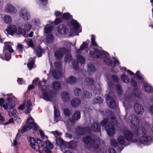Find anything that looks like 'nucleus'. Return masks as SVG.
<instances>
[{"instance_id":"obj_1","label":"nucleus","mask_w":153,"mask_h":153,"mask_svg":"<svg viewBox=\"0 0 153 153\" xmlns=\"http://www.w3.org/2000/svg\"><path fill=\"white\" fill-rule=\"evenodd\" d=\"M94 51L90 50L89 54L90 56L95 59H103L104 63L108 66H112L113 62L109 57V54L107 52L104 51H100L96 48H93Z\"/></svg>"},{"instance_id":"obj_2","label":"nucleus","mask_w":153,"mask_h":153,"mask_svg":"<svg viewBox=\"0 0 153 153\" xmlns=\"http://www.w3.org/2000/svg\"><path fill=\"white\" fill-rule=\"evenodd\" d=\"M4 44L5 46L3 50L4 53L0 54V58L2 60L8 61L11 59V54L13 53L14 50L12 48L10 42H5Z\"/></svg>"},{"instance_id":"obj_3","label":"nucleus","mask_w":153,"mask_h":153,"mask_svg":"<svg viewBox=\"0 0 153 153\" xmlns=\"http://www.w3.org/2000/svg\"><path fill=\"white\" fill-rule=\"evenodd\" d=\"M37 85L41 88V90L42 94V96L40 97L47 101H51V99L54 97L57 94L56 91L54 90H51L48 93L46 89L43 87H40L42 86L41 81L38 82Z\"/></svg>"},{"instance_id":"obj_4","label":"nucleus","mask_w":153,"mask_h":153,"mask_svg":"<svg viewBox=\"0 0 153 153\" xmlns=\"http://www.w3.org/2000/svg\"><path fill=\"white\" fill-rule=\"evenodd\" d=\"M108 118H104L101 122L100 125L102 128L106 130L108 135L112 137L115 133V128L112 123H108Z\"/></svg>"},{"instance_id":"obj_5","label":"nucleus","mask_w":153,"mask_h":153,"mask_svg":"<svg viewBox=\"0 0 153 153\" xmlns=\"http://www.w3.org/2000/svg\"><path fill=\"white\" fill-rule=\"evenodd\" d=\"M26 124L23 126L21 129V133L23 134L26 131L29 130L32 128L33 130L36 131L37 130V126L33 122L32 118L31 117H28L26 121Z\"/></svg>"},{"instance_id":"obj_6","label":"nucleus","mask_w":153,"mask_h":153,"mask_svg":"<svg viewBox=\"0 0 153 153\" xmlns=\"http://www.w3.org/2000/svg\"><path fill=\"white\" fill-rule=\"evenodd\" d=\"M142 134L143 135L142 136L140 137L139 139L140 142L143 144L148 145L149 142L152 140V136H147L146 132V130L145 128L143 127L142 128Z\"/></svg>"},{"instance_id":"obj_7","label":"nucleus","mask_w":153,"mask_h":153,"mask_svg":"<svg viewBox=\"0 0 153 153\" xmlns=\"http://www.w3.org/2000/svg\"><path fill=\"white\" fill-rule=\"evenodd\" d=\"M68 50L65 47L60 48L55 51V57L57 60H60L63 57V54H66Z\"/></svg>"},{"instance_id":"obj_8","label":"nucleus","mask_w":153,"mask_h":153,"mask_svg":"<svg viewBox=\"0 0 153 153\" xmlns=\"http://www.w3.org/2000/svg\"><path fill=\"white\" fill-rule=\"evenodd\" d=\"M105 97V100L107 103H108V101H109L108 102L109 107L112 108H116V105L115 101L114 98L111 96H110L108 94H106Z\"/></svg>"},{"instance_id":"obj_9","label":"nucleus","mask_w":153,"mask_h":153,"mask_svg":"<svg viewBox=\"0 0 153 153\" xmlns=\"http://www.w3.org/2000/svg\"><path fill=\"white\" fill-rule=\"evenodd\" d=\"M81 117V113L79 110H76L74 114L69 118V120L71 123H74L76 120H79Z\"/></svg>"},{"instance_id":"obj_10","label":"nucleus","mask_w":153,"mask_h":153,"mask_svg":"<svg viewBox=\"0 0 153 153\" xmlns=\"http://www.w3.org/2000/svg\"><path fill=\"white\" fill-rule=\"evenodd\" d=\"M87 127H77L76 129V133L79 136L85 135L87 132Z\"/></svg>"},{"instance_id":"obj_11","label":"nucleus","mask_w":153,"mask_h":153,"mask_svg":"<svg viewBox=\"0 0 153 153\" xmlns=\"http://www.w3.org/2000/svg\"><path fill=\"white\" fill-rule=\"evenodd\" d=\"M124 137L128 141H132L133 136L132 133L128 130L123 131Z\"/></svg>"},{"instance_id":"obj_12","label":"nucleus","mask_w":153,"mask_h":153,"mask_svg":"<svg viewBox=\"0 0 153 153\" xmlns=\"http://www.w3.org/2000/svg\"><path fill=\"white\" fill-rule=\"evenodd\" d=\"M57 30L59 34L64 35L66 34L68 32V29L65 25L60 24L58 26Z\"/></svg>"},{"instance_id":"obj_13","label":"nucleus","mask_w":153,"mask_h":153,"mask_svg":"<svg viewBox=\"0 0 153 153\" xmlns=\"http://www.w3.org/2000/svg\"><path fill=\"white\" fill-rule=\"evenodd\" d=\"M100 145V142L95 139L93 140L90 144L91 147L95 151H97Z\"/></svg>"},{"instance_id":"obj_14","label":"nucleus","mask_w":153,"mask_h":153,"mask_svg":"<svg viewBox=\"0 0 153 153\" xmlns=\"http://www.w3.org/2000/svg\"><path fill=\"white\" fill-rule=\"evenodd\" d=\"M6 31L8 35L13 36L15 33H16V27L14 25H9L8 27L6 29Z\"/></svg>"},{"instance_id":"obj_15","label":"nucleus","mask_w":153,"mask_h":153,"mask_svg":"<svg viewBox=\"0 0 153 153\" xmlns=\"http://www.w3.org/2000/svg\"><path fill=\"white\" fill-rule=\"evenodd\" d=\"M128 120L130 121L132 124L137 125L139 123V120L137 117L134 114L130 115L128 117Z\"/></svg>"},{"instance_id":"obj_16","label":"nucleus","mask_w":153,"mask_h":153,"mask_svg":"<svg viewBox=\"0 0 153 153\" xmlns=\"http://www.w3.org/2000/svg\"><path fill=\"white\" fill-rule=\"evenodd\" d=\"M20 13L21 16L24 19H26L27 20L29 19L30 18V13L25 8H22L21 10Z\"/></svg>"},{"instance_id":"obj_17","label":"nucleus","mask_w":153,"mask_h":153,"mask_svg":"<svg viewBox=\"0 0 153 153\" xmlns=\"http://www.w3.org/2000/svg\"><path fill=\"white\" fill-rule=\"evenodd\" d=\"M27 140L28 141L30 142V145L32 148L34 150L37 151V150L36 149V147H37L38 146L36 145V138L34 139L33 138L30 137H27Z\"/></svg>"},{"instance_id":"obj_18","label":"nucleus","mask_w":153,"mask_h":153,"mask_svg":"<svg viewBox=\"0 0 153 153\" xmlns=\"http://www.w3.org/2000/svg\"><path fill=\"white\" fill-rule=\"evenodd\" d=\"M134 109L135 112L138 114H142L143 112V107L137 103L134 104Z\"/></svg>"},{"instance_id":"obj_19","label":"nucleus","mask_w":153,"mask_h":153,"mask_svg":"<svg viewBox=\"0 0 153 153\" xmlns=\"http://www.w3.org/2000/svg\"><path fill=\"white\" fill-rule=\"evenodd\" d=\"M5 11L7 13H15L16 11V8L10 4H8L6 5Z\"/></svg>"},{"instance_id":"obj_20","label":"nucleus","mask_w":153,"mask_h":153,"mask_svg":"<svg viewBox=\"0 0 153 153\" xmlns=\"http://www.w3.org/2000/svg\"><path fill=\"white\" fill-rule=\"evenodd\" d=\"M81 100L79 98H74L71 102V106L73 108L78 107L81 103Z\"/></svg>"},{"instance_id":"obj_21","label":"nucleus","mask_w":153,"mask_h":153,"mask_svg":"<svg viewBox=\"0 0 153 153\" xmlns=\"http://www.w3.org/2000/svg\"><path fill=\"white\" fill-rule=\"evenodd\" d=\"M143 87L145 91L148 93H153V87L149 84L145 83L143 84Z\"/></svg>"},{"instance_id":"obj_22","label":"nucleus","mask_w":153,"mask_h":153,"mask_svg":"<svg viewBox=\"0 0 153 153\" xmlns=\"http://www.w3.org/2000/svg\"><path fill=\"white\" fill-rule=\"evenodd\" d=\"M61 97L63 102H67L70 100V96L69 94L67 92L64 91L61 94Z\"/></svg>"},{"instance_id":"obj_23","label":"nucleus","mask_w":153,"mask_h":153,"mask_svg":"<svg viewBox=\"0 0 153 153\" xmlns=\"http://www.w3.org/2000/svg\"><path fill=\"white\" fill-rule=\"evenodd\" d=\"M52 74L53 78L56 79H60L62 75L61 71L57 70H53Z\"/></svg>"},{"instance_id":"obj_24","label":"nucleus","mask_w":153,"mask_h":153,"mask_svg":"<svg viewBox=\"0 0 153 153\" xmlns=\"http://www.w3.org/2000/svg\"><path fill=\"white\" fill-rule=\"evenodd\" d=\"M91 128L95 132H100L101 131L100 125L96 122H94L91 126Z\"/></svg>"},{"instance_id":"obj_25","label":"nucleus","mask_w":153,"mask_h":153,"mask_svg":"<svg viewBox=\"0 0 153 153\" xmlns=\"http://www.w3.org/2000/svg\"><path fill=\"white\" fill-rule=\"evenodd\" d=\"M67 81L68 84L74 85L76 83L77 79L74 76H71L67 78Z\"/></svg>"},{"instance_id":"obj_26","label":"nucleus","mask_w":153,"mask_h":153,"mask_svg":"<svg viewBox=\"0 0 153 153\" xmlns=\"http://www.w3.org/2000/svg\"><path fill=\"white\" fill-rule=\"evenodd\" d=\"M52 88L56 90H59L61 88V84L58 81H53L51 84Z\"/></svg>"},{"instance_id":"obj_27","label":"nucleus","mask_w":153,"mask_h":153,"mask_svg":"<svg viewBox=\"0 0 153 153\" xmlns=\"http://www.w3.org/2000/svg\"><path fill=\"white\" fill-rule=\"evenodd\" d=\"M60 116V113L58 108L54 106V120L56 122L59 121V118Z\"/></svg>"},{"instance_id":"obj_28","label":"nucleus","mask_w":153,"mask_h":153,"mask_svg":"<svg viewBox=\"0 0 153 153\" xmlns=\"http://www.w3.org/2000/svg\"><path fill=\"white\" fill-rule=\"evenodd\" d=\"M55 141L57 145H59L60 146L66 147V142L64 141L60 137H59L57 138H56Z\"/></svg>"},{"instance_id":"obj_29","label":"nucleus","mask_w":153,"mask_h":153,"mask_svg":"<svg viewBox=\"0 0 153 153\" xmlns=\"http://www.w3.org/2000/svg\"><path fill=\"white\" fill-rule=\"evenodd\" d=\"M93 139L92 138L91 136H87L83 137L82 139V141L85 144L88 145L92 142Z\"/></svg>"},{"instance_id":"obj_30","label":"nucleus","mask_w":153,"mask_h":153,"mask_svg":"<svg viewBox=\"0 0 153 153\" xmlns=\"http://www.w3.org/2000/svg\"><path fill=\"white\" fill-rule=\"evenodd\" d=\"M68 146L69 148L74 149L76 148V142L73 140H71L69 142H66V147H67Z\"/></svg>"},{"instance_id":"obj_31","label":"nucleus","mask_w":153,"mask_h":153,"mask_svg":"<svg viewBox=\"0 0 153 153\" xmlns=\"http://www.w3.org/2000/svg\"><path fill=\"white\" fill-rule=\"evenodd\" d=\"M16 33L18 35H22L25 37H26V31L25 30L20 27L16 28Z\"/></svg>"},{"instance_id":"obj_32","label":"nucleus","mask_w":153,"mask_h":153,"mask_svg":"<svg viewBox=\"0 0 153 153\" xmlns=\"http://www.w3.org/2000/svg\"><path fill=\"white\" fill-rule=\"evenodd\" d=\"M71 24L73 26L75 29L74 31H76L77 30L79 29V24L76 20L72 19L71 20Z\"/></svg>"},{"instance_id":"obj_33","label":"nucleus","mask_w":153,"mask_h":153,"mask_svg":"<svg viewBox=\"0 0 153 153\" xmlns=\"http://www.w3.org/2000/svg\"><path fill=\"white\" fill-rule=\"evenodd\" d=\"M102 103V100L101 97L97 96L94 98L92 101V103L93 104H100Z\"/></svg>"},{"instance_id":"obj_34","label":"nucleus","mask_w":153,"mask_h":153,"mask_svg":"<svg viewBox=\"0 0 153 153\" xmlns=\"http://www.w3.org/2000/svg\"><path fill=\"white\" fill-rule=\"evenodd\" d=\"M54 40V37L52 33L48 35L46 37V41L48 43L52 42Z\"/></svg>"},{"instance_id":"obj_35","label":"nucleus","mask_w":153,"mask_h":153,"mask_svg":"<svg viewBox=\"0 0 153 153\" xmlns=\"http://www.w3.org/2000/svg\"><path fill=\"white\" fill-rule=\"evenodd\" d=\"M85 83L86 85L92 86L94 84V80L91 78L87 77L85 79Z\"/></svg>"},{"instance_id":"obj_36","label":"nucleus","mask_w":153,"mask_h":153,"mask_svg":"<svg viewBox=\"0 0 153 153\" xmlns=\"http://www.w3.org/2000/svg\"><path fill=\"white\" fill-rule=\"evenodd\" d=\"M71 17H72V16L69 13H63L62 15V18L63 19L65 20H69L71 18Z\"/></svg>"},{"instance_id":"obj_37","label":"nucleus","mask_w":153,"mask_h":153,"mask_svg":"<svg viewBox=\"0 0 153 153\" xmlns=\"http://www.w3.org/2000/svg\"><path fill=\"white\" fill-rule=\"evenodd\" d=\"M121 78L122 81L127 83H128L130 82V79L128 76L125 74H123L121 76Z\"/></svg>"},{"instance_id":"obj_38","label":"nucleus","mask_w":153,"mask_h":153,"mask_svg":"<svg viewBox=\"0 0 153 153\" xmlns=\"http://www.w3.org/2000/svg\"><path fill=\"white\" fill-rule=\"evenodd\" d=\"M43 49L40 46H39L36 51V55L39 57L42 56L43 53Z\"/></svg>"},{"instance_id":"obj_39","label":"nucleus","mask_w":153,"mask_h":153,"mask_svg":"<svg viewBox=\"0 0 153 153\" xmlns=\"http://www.w3.org/2000/svg\"><path fill=\"white\" fill-rule=\"evenodd\" d=\"M76 59L81 64H84L85 61V58L82 56L77 55L76 56Z\"/></svg>"},{"instance_id":"obj_40","label":"nucleus","mask_w":153,"mask_h":153,"mask_svg":"<svg viewBox=\"0 0 153 153\" xmlns=\"http://www.w3.org/2000/svg\"><path fill=\"white\" fill-rule=\"evenodd\" d=\"M99 111L101 114L103 116L105 114H106L107 113H109V115L111 114L112 113V111L108 109H107L105 111L102 109H99Z\"/></svg>"},{"instance_id":"obj_41","label":"nucleus","mask_w":153,"mask_h":153,"mask_svg":"<svg viewBox=\"0 0 153 153\" xmlns=\"http://www.w3.org/2000/svg\"><path fill=\"white\" fill-rule=\"evenodd\" d=\"M35 61V59L33 58L27 64V66L30 70H31L33 68V66L34 65Z\"/></svg>"},{"instance_id":"obj_42","label":"nucleus","mask_w":153,"mask_h":153,"mask_svg":"<svg viewBox=\"0 0 153 153\" xmlns=\"http://www.w3.org/2000/svg\"><path fill=\"white\" fill-rule=\"evenodd\" d=\"M36 144L38 146V147H36V148H37L39 149L40 146L43 147L44 145V142L39 138H36Z\"/></svg>"},{"instance_id":"obj_43","label":"nucleus","mask_w":153,"mask_h":153,"mask_svg":"<svg viewBox=\"0 0 153 153\" xmlns=\"http://www.w3.org/2000/svg\"><path fill=\"white\" fill-rule=\"evenodd\" d=\"M83 97L87 99L91 98L92 96V94L91 93L89 92L86 91H84L83 92Z\"/></svg>"},{"instance_id":"obj_44","label":"nucleus","mask_w":153,"mask_h":153,"mask_svg":"<svg viewBox=\"0 0 153 153\" xmlns=\"http://www.w3.org/2000/svg\"><path fill=\"white\" fill-rule=\"evenodd\" d=\"M91 44L94 47L98 46V45L95 42V36L91 35Z\"/></svg>"},{"instance_id":"obj_45","label":"nucleus","mask_w":153,"mask_h":153,"mask_svg":"<svg viewBox=\"0 0 153 153\" xmlns=\"http://www.w3.org/2000/svg\"><path fill=\"white\" fill-rule=\"evenodd\" d=\"M4 21L5 23L10 24L11 22V17L8 15L5 16L4 17Z\"/></svg>"},{"instance_id":"obj_46","label":"nucleus","mask_w":153,"mask_h":153,"mask_svg":"<svg viewBox=\"0 0 153 153\" xmlns=\"http://www.w3.org/2000/svg\"><path fill=\"white\" fill-rule=\"evenodd\" d=\"M117 140L118 143L120 145L124 144L125 140L123 137L122 136L120 135L118 137Z\"/></svg>"},{"instance_id":"obj_47","label":"nucleus","mask_w":153,"mask_h":153,"mask_svg":"<svg viewBox=\"0 0 153 153\" xmlns=\"http://www.w3.org/2000/svg\"><path fill=\"white\" fill-rule=\"evenodd\" d=\"M133 92L134 96L137 97L139 98L140 97V93L139 92L137 88H135L133 89Z\"/></svg>"},{"instance_id":"obj_48","label":"nucleus","mask_w":153,"mask_h":153,"mask_svg":"<svg viewBox=\"0 0 153 153\" xmlns=\"http://www.w3.org/2000/svg\"><path fill=\"white\" fill-rule=\"evenodd\" d=\"M51 133L54 135L56 138H57L59 137L62 134L61 133L59 132L57 130L55 131H52Z\"/></svg>"},{"instance_id":"obj_49","label":"nucleus","mask_w":153,"mask_h":153,"mask_svg":"<svg viewBox=\"0 0 153 153\" xmlns=\"http://www.w3.org/2000/svg\"><path fill=\"white\" fill-rule=\"evenodd\" d=\"M53 27L52 26H49L48 27H45L44 30L46 34L49 33L51 32L53 30Z\"/></svg>"},{"instance_id":"obj_50","label":"nucleus","mask_w":153,"mask_h":153,"mask_svg":"<svg viewBox=\"0 0 153 153\" xmlns=\"http://www.w3.org/2000/svg\"><path fill=\"white\" fill-rule=\"evenodd\" d=\"M63 19L62 17H56L55 19L54 24L55 25H57L59 24L62 22L63 21Z\"/></svg>"},{"instance_id":"obj_51","label":"nucleus","mask_w":153,"mask_h":153,"mask_svg":"<svg viewBox=\"0 0 153 153\" xmlns=\"http://www.w3.org/2000/svg\"><path fill=\"white\" fill-rule=\"evenodd\" d=\"M72 59V56L70 55L67 54L65 56V60L66 62H69Z\"/></svg>"},{"instance_id":"obj_52","label":"nucleus","mask_w":153,"mask_h":153,"mask_svg":"<svg viewBox=\"0 0 153 153\" xmlns=\"http://www.w3.org/2000/svg\"><path fill=\"white\" fill-rule=\"evenodd\" d=\"M64 114L67 117H69L71 114L70 111L68 108H65L63 110Z\"/></svg>"},{"instance_id":"obj_53","label":"nucleus","mask_w":153,"mask_h":153,"mask_svg":"<svg viewBox=\"0 0 153 153\" xmlns=\"http://www.w3.org/2000/svg\"><path fill=\"white\" fill-rule=\"evenodd\" d=\"M75 95L77 96H79L81 94V91L79 88H76L74 90Z\"/></svg>"},{"instance_id":"obj_54","label":"nucleus","mask_w":153,"mask_h":153,"mask_svg":"<svg viewBox=\"0 0 153 153\" xmlns=\"http://www.w3.org/2000/svg\"><path fill=\"white\" fill-rule=\"evenodd\" d=\"M88 71L92 72H94L96 71L95 67L93 65L90 64L88 65Z\"/></svg>"},{"instance_id":"obj_55","label":"nucleus","mask_w":153,"mask_h":153,"mask_svg":"<svg viewBox=\"0 0 153 153\" xmlns=\"http://www.w3.org/2000/svg\"><path fill=\"white\" fill-rule=\"evenodd\" d=\"M45 144L47 146L49 149H53V144L50 142L49 140L46 141L45 142Z\"/></svg>"},{"instance_id":"obj_56","label":"nucleus","mask_w":153,"mask_h":153,"mask_svg":"<svg viewBox=\"0 0 153 153\" xmlns=\"http://www.w3.org/2000/svg\"><path fill=\"white\" fill-rule=\"evenodd\" d=\"M116 88L118 94H122L123 93V91L121 86L120 84H117L116 85Z\"/></svg>"},{"instance_id":"obj_57","label":"nucleus","mask_w":153,"mask_h":153,"mask_svg":"<svg viewBox=\"0 0 153 153\" xmlns=\"http://www.w3.org/2000/svg\"><path fill=\"white\" fill-rule=\"evenodd\" d=\"M111 122L113 123L112 125H116L117 123V121L115 116H112L110 119Z\"/></svg>"},{"instance_id":"obj_58","label":"nucleus","mask_w":153,"mask_h":153,"mask_svg":"<svg viewBox=\"0 0 153 153\" xmlns=\"http://www.w3.org/2000/svg\"><path fill=\"white\" fill-rule=\"evenodd\" d=\"M88 46V44L85 42H83L82 44L80 46V49H81V50H83L87 48Z\"/></svg>"},{"instance_id":"obj_59","label":"nucleus","mask_w":153,"mask_h":153,"mask_svg":"<svg viewBox=\"0 0 153 153\" xmlns=\"http://www.w3.org/2000/svg\"><path fill=\"white\" fill-rule=\"evenodd\" d=\"M131 83L132 86L135 88H137V82L134 79H132L131 80Z\"/></svg>"},{"instance_id":"obj_60","label":"nucleus","mask_w":153,"mask_h":153,"mask_svg":"<svg viewBox=\"0 0 153 153\" xmlns=\"http://www.w3.org/2000/svg\"><path fill=\"white\" fill-rule=\"evenodd\" d=\"M111 145L114 147H117L118 146V144L117 141L114 140H111Z\"/></svg>"},{"instance_id":"obj_61","label":"nucleus","mask_w":153,"mask_h":153,"mask_svg":"<svg viewBox=\"0 0 153 153\" xmlns=\"http://www.w3.org/2000/svg\"><path fill=\"white\" fill-rule=\"evenodd\" d=\"M112 59L113 60V63H114V65H113V67H115L116 66V65H118L120 64V62L118 60L114 57H113Z\"/></svg>"},{"instance_id":"obj_62","label":"nucleus","mask_w":153,"mask_h":153,"mask_svg":"<svg viewBox=\"0 0 153 153\" xmlns=\"http://www.w3.org/2000/svg\"><path fill=\"white\" fill-rule=\"evenodd\" d=\"M28 45L29 47H30L33 49L34 48V45L33 43L32 40L31 39H30L28 43Z\"/></svg>"},{"instance_id":"obj_63","label":"nucleus","mask_w":153,"mask_h":153,"mask_svg":"<svg viewBox=\"0 0 153 153\" xmlns=\"http://www.w3.org/2000/svg\"><path fill=\"white\" fill-rule=\"evenodd\" d=\"M112 78L113 80L115 82L117 83L119 82V79L117 75H113L112 76Z\"/></svg>"},{"instance_id":"obj_64","label":"nucleus","mask_w":153,"mask_h":153,"mask_svg":"<svg viewBox=\"0 0 153 153\" xmlns=\"http://www.w3.org/2000/svg\"><path fill=\"white\" fill-rule=\"evenodd\" d=\"M16 102L14 101H12L10 103L9 109H10L13 108L16 106Z\"/></svg>"}]
</instances>
